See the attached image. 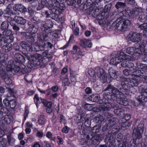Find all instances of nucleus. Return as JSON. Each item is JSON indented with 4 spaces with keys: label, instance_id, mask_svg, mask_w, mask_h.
Returning a JSON list of instances; mask_svg holds the SVG:
<instances>
[{
    "label": "nucleus",
    "instance_id": "obj_57",
    "mask_svg": "<svg viewBox=\"0 0 147 147\" xmlns=\"http://www.w3.org/2000/svg\"><path fill=\"white\" fill-rule=\"evenodd\" d=\"M84 54H83L82 52L80 51H78L77 53H76L75 56L76 57L73 56L74 59L75 60H77L78 59L81 58L82 56L84 55Z\"/></svg>",
    "mask_w": 147,
    "mask_h": 147
},
{
    "label": "nucleus",
    "instance_id": "obj_37",
    "mask_svg": "<svg viewBox=\"0 0 147 147\" xmlns=\"http://www.w3.org/2000/svg\"><path fill=\"white\" fill-rule=\"evenodd\" d=\"M120 56L116 57L117 65L122 62L123 59H125L126 55L123 52H120Z\"/></svg>",
    "mask_w": 147,
    "mask_h": 147
},
{
    "label": "nucleus",
    "instance_id": "obj_40",
    "mask_svg": "<svg viewBox=\"0 0 147 147\" xmlns=\"http://www.w3.org/2000/svg\"><path fill=\"white\" fill-rule=\"evenodd\" d=\"M70 74L71 82H73L74 84L76 82V73L75 71H70Z\"/></svg>",
    "mask_w": 147,
    "mask_h": 147
},
{
    "label": "nucleus",
    "instance_id": "obj_5",
    "mask_svg": "<svg viewBox=\"0 0 147 147\" xmlns=\"http://www.w3.org/2000/svg\"><path fill=\"white\" fill-rule=\"evenodd\" d=\"M42 61L41 55L36 54L31 56L30 61L28 63L27 66L29 68L34 69L35 67L42 64Z\"/></svg>",
    "mask_w": 147,
    "mask_h": 147
},
{
    "label": "nucleus",
    "instance_id": "obj_24",
    "mask_svg": "<svg viewBox=\"0 0 147 147\" xmlns=\"http://www.w3.org/2000/svg\"><path fill=\"white\" fill-rule=\"evenodd\" d=\"M100 108V106H99L98 108H97L96 112H100L101 114L102 113V115H104L105 119L107 118H110L112 117L113 116V115L112 114L108 112V111L109 110L105 111L104 109H103V110H101Z\"/></svg>",
    "mask_w": 147,
    "mask_h": 147
},
{
    "label": "nucleus",
    "instance_id": "obj_8",
    "mask_svg": "<svg viewBox=\"0 0 147 147\" xmlns=\"http://www.w3.org/2000/svg\"><path fill=\"white\" fill-rule=\"evenodd\" d=\"M9 23L7 21H5L3 22L1 25L0 29L2 31L3 35H13L11 30L8 29Z\"/></svg>",
    "mask_w": 147,
    "mask_h": 147
},
{
    "label": "nucleus",
    "instance_id": "obj_4",
    "mask_svg": "<svg viewBox=\"0 0 147 147\" xmlns=\"http://www.w3.org/2000/svg\"><path fill=\"white\" fill-rule=\"evenodd\" d=\"M92 15L93 17L96 18L100 25L106 24L109 25L111 24L110 22L107 20L108 17L107 13L100 11L97 9L92 13Z\"/></svg>",
    "mask_w": 147,
    "mask_h": 147
},
{
    "label": "nucleus",
    "instance_id": "obj_26",
    "mask_svg": "<svg viewBox=\"0 0 147 147\" xmlns=\"http://www.w3.org/2000/svg\"><path fill=\"white\" fill-rule=\"evenodd\" d=\"M20 45L22 48L27 51H32L34 50L33 47L24 41H22Z\"/></svg>",
    "mask_w": 147,
    "mask_h": 147
},
{
    "label": "nucleus",
    "instance_id": "obj_12",
    "mask_svg": "<svg viewBox=\"0 0 147 147\" xmlns=\"http://www.w3.org/2000/svg\"><path fill=\"white\" fill-rule=\"evenodd\" d=\"M130 87L128 85V83L122 82L121 83V85L117 86V88H117L122 93H123L122 92L127 95L129 94L128 92L129 91ZM115 88H116V87Z\"/></svg>",
    "mask_w": 147,
    "mask_h": 147
},
{
    "label": "nucleus",
    "instance_id": "obj_23",
    "mask_svg": "<svg viewBox=\"0 0 147 147\" xmlns=\"http://www.w3.org/2000/svg\"><path fill=\"white\" fill-rule=\"evenodd\" d=\"M143 132V131L138 129H134L133 132V136H134L136 139H141L142 138V134Z\"/></svg>",
    "mask_w": 147,
    "mask_h": 147
},
{
    "label": "nucleus",
    "instance_id": "obj_25",
    "mask_svg": "<svg viewBox=\"0 0 147 147\" xmlns=\"http://www.w3.org/2000/svg\"><path fill=\"white\" fill-rule=\"evenodd\" d=\"M80 45L82 47L85 48H88L92 47V43L88 40L84 39L81 40L80 42Z\"/></svg>",
    "mask_w": 147,
    "mask_h": 147
},
{
    "label": "nucleus",
    "instance_id": "obj_51",
    "mask_svg": "<svg viewBox=\"0 0 147 147\" xmlns=\"http://www.w3.org/2000/svg\"><path fill=\"white\" fill-rule=\"evenodd\" d=\"M123 93L121 95H119L121 97H120L119 99H120V100L119 101V103L121 105H123L124 106H127L129 105V102L128 101L121 98L122 97L121 96L123 95Z\"/></svg>",
    "mask_w": 147,
    "mask_h": 147
},
{
    "label": "nucleus",
    "instance_id": "obj_21",
    "mask_svg": "<svg viewBox=\"0 0 147 147\" xmlns=\"http://www.w3.org/2000/svg\"><path fill=\"white\" fill-rule=\"evenodd\" d=\"M13 21L17 24L24 25L26 22V20L23 17L16 16L13 18Z\"/></svg>",
    "mask_w": 147,
    "mask_h": 147
},
{
    "label": "nucleus",
    "instance_id": "obj_49",
    "mask_svg": "<svg viewBox=\"0 0 147 147\" xmlns=\"http://www.w3.org/2000/svg\"><path fill=\"white\" fill-rule=\"evenodd\" d=\"M138 44L137 47H136V49H143L146 46V42L145 41L141 40Z\"/></svg>",
    "mask_w": 147,
    "mask_h": 147
},
{
    "label": "nucleus",
    "instance_id": "obj_50",
    "mask_svg": "<svg viewBox=\"0 0 147 147\" xmlns=\"http://www.w3.org/2000/svg\"><path fill=\"white\" fill-rule=\"evenodd\" d=\"M125 118H122L121 119L122 121H123L124 123H125L124 126L123 125H122V127H125L126 125L125 124L127 123L126 121L129 120L131 118V116L129 114H126L124 116Z\"/></svg>",
    "mask_w": 147,
    "mask_h": 147
},
{
    "label": "nucleus",
    "instance_id": "obj_2",
    "mask_svg": "<svg viewBox=\"0 0 147 147\" xmlns=\"http://www.w3.org/2000/svg\"><path fill=\"white\" fill-rule=\"evenodd\" d=\"M49 39V37L45 34H43L42 35H40L38 37V41L40 42L39 45L35 44L33 48V50L36 51H43L45 49L49 47L52 49L53 45L51 43L47 41Z\"/></svg>",
    "mask_w": 147,
    "mask_h": 147
},
{
    "label": "nucleus",
    "instance_id": "obj_18",
    "mask_svg": "<svg viewBox=\"0 0 147 147\" xmlns=\"http://www.w3.org/2000/svg\"><path fill=\"white\" fill-rule=\"evenodd\" d=\"M115 119L113 118H111L107 121V123L102 127V130L105 131L110 129L115 124Z\"/></svg>",
    "mask_w": 147,
    "mask_h": 147
},
{
    "label": "nucleus",
    "instance_id": "obj_22",
    "mask_svg": "<svg viewBox=\"0 0 147 147\" xmlns=\"http://www.w3.org/2000/svg\"><path fill=\"white\" fill-rule=\"evenodd\" d=\"M53 26V23L50 19H47L45 21L44 24H42L40 27L42 29L43 28H52Z\"/></svg>",
    "mask_w": 147,
    "mask_h": 147
},
{
    "label": "nucleus",
    "instance_id": "obj_15",
    "mask_svg": "<svg viewBox=\"0 0 147 147\" xmlns=\"http://www.w3.org/2000/svg\"><path fill=\"white\" fill-rule=\"evenodd\" d=\"M52 12L54 13L55 15H54V13L53 16L52 17V19L56 21L60 22L61 23L63 22L64 20V19L63 17H59L58 15L61 14L63 11H59L57 10H53Z\"/></svg>",
    "mask_w": 147,
    "mask_h": 147
},
{
    "label": "nucleus",
    "instance_id": "obj_43",
    "mask_svg": "<svg viewBox=\"0 0 147 147\" xmlns=\"http://www.w3.org/2000/svg\"><path fill=\"white\" fill-rule=\"evenodd\" d=\"M10 26L12 27L13 30L17 31L19 30L20 28L18 26L17 24H16V23L14 22V21H11L9 22Z\"/></svg>",
    "mask_w": 147,
    "mask_h": 147
},
{
    "label": "nucleus",
    "instance_id": "obj_14",
    "mask_svg": "<svg viewBox=\"0 0 147 147\" xmlns=\"http://www.w3.org/2000/svg\"><path fill=\"white\" fill-rule=\"evenodd\" d=\"M3 36L4 37L0 40V45L1 46H4L6 43H11L13 41L14 37L13 35L7 34Z\"/></svg>",
    "mask_w": 147,
    "mask_h": 147
},
{
    "label": "nucleus",
    "instance_id": "obj_13",
    "mask_svg": "<svg viewBox=\"0 0 147 147\" xmlns=\"http://www.w3.org/2000/svg\"><path fill=\"white\" fill-rule=\"evenodd\" d=\"M126 4L125 2H123L118 1L116 3L115 5V7L116 9L114 13H119V14L121 11L126 7Z\"/></svg>",
    "mask_w": 147,
    "mask_h": 147
},
{
    "label": "nucleus",
    "instance_id": "obj_31",
    "mask_svg": "<svg viewBox=\"0 0 147 147\" xmlns=\"http://www.w3.org/2000/svg\"><path fill=\"white\" fill-rule=\"evenodd\" d=\"M137 19L140 22H147V15L143 12H141L139 14Z\"/></svg>",
    "mask_w": 147,
    "mask_h": 147
},
{
    "label": "nucleus",
    "instance_id": "obj_39",
    "mask_svg": "<svg viewBox=\"0 0 147 147\" xmlns=\"http://www.w3.org/2000/svg\"><path fill=\"white\" fill-rule=\"evenodd\" d=\"M49 12L50 14H49V12L45 10V15L46 16V17L47 18H49L50 17L52 19V16H53V12H52L53 11V10H56L55 9V8H53V7H51V6H49ZM54 15H55V13H54Z\"/></svg>",
    "mask_w": 147,
    "mask_h": 147
},
{
    "label": "nucleus",
    "instance_id": "obj_32",
    "mask_svg": "<svg viewBox=\"0 0 147 147\" xmlns=\"http://www.w3.org/2000/svg\"><path fill=\"white\" fill-rule=\"evenodd\" d=\"M87 138L89 139H92V143L95 146H97L100 143V140L99 139V138H98L96 137L95 136L93 137V136H92L91 137H90L89 135L87 136Z\"/></svg>",
    "mask_w": 147,
    "mask_h": 147
},
{
    "label": "nucleus",
    "instance_id": "obj_63",
    "mask_svg": "<svg viewBox=\"0 0 147 147\" xmlns=\"http://www.w3.org/2000/svg\"><path fill=\"white\" fill-rule=\"evenodd\" d=\"M41 3V8H44V6H47L48 3L46 0H38Z\"/></svg>",
    "mask_w": 147,
    "mask_h": 147
},
{
    "label": "nucleus",
    "instance_id": "obj_46",
    "mask_svg": "<svg viewBox=\"0 0 147 147\" xmlns=\"http://www.w3.org/2000/svg\"><path fill=\"white\" fill-rule=\"evenodd\" d=\"M124 111L123 109L117 107L116 109H115L114 111V113L118 116L124 114Z\"/></svg>",
    "mask_w": 147,
    "mask_h": 147
},
{
    "label": "nucleus",
    "instance_id": "obj_28",
    "mask_svg": "<svg viewBox=\"0 0 147 147\" xmlns=\"http://www.w3.org/2000/svg\"><path fill=\"white\" fill-rule=\"evenodd\" d=\"M136 66L135 67V68H134V70L133 72L134 73V74H136L135 73L136 71L137 70H141V71H143L144 68L146 64L142 63L139 62H137L136 63Z\"/></svg>",
    "mask_w": 147,
    "mask_h": 147
},
{
    "label": "nucleus",
    "instance_id": "obj_35",
    "mask_svg": "<svg viewBox=\"0 0 147 147\" xmlns=\"http://www.w3.org/2000/svg\"><path fill=\"white\" fill-rule=\"evenodd\" d=\"M115 137V135L113 133H112L111 131L108 132L106 135L105 139L108 141L112 142L113 141Z\"/></svg>",
    "mask_w": 147,
    "mask_h": 147
},
{
    "label": "nucleus",
    "instance_id": "obj_19",
    "mask_svg": "<svg viewBox=\"0 0 147 147\" xmlns=\"http://www.w3.org/2000/svg\"><path fill=\"white\" fill-rule=\"evenodd\" d=\"M4 80L5 83L7 84L6 87L8 89L10 96H13L14 95V90L13 88H11L9 85V84L11 83V80L9 77L8 76L7 77H6Z\"/></svg>",
    "mask_w": 147,
    "mask_h": 147
},
{
    "label": "nucleus",
    "instance_id": "obj_41",
    "mask_svg": "<svg viewBox=\"0 0 147 147\" xmlns=\"http://www.w3.org/2000/svg\"><path fill=\"white\" fill-rule=\"evenodd\" d=\"M131 138V137H129L127 138L125 140V142L127 144L129 143L130 145L134 146L136 145V138H134L131 139L129 141V139Z\"/></svg>",
    "mask_w": 147,
    "mask_h": 147
},
{
    "label": "nucleus",
    "instance_id": "obj_60",
    "mask_svg": "<svg viewBox=\"0 0 147 147\" xmlns=\"http://www.w3.org/2000/svg\"><path fill=\"white\" fill-rule=\"evenodd\" d=\"M43 55L48 58L51 59L52 58L51 54L47 50L45 51L42 53Z\"/></svg>",
    "mask_w": 147,
    "mask_h": 147
},
{
    "label": "nucleus",
    "instance_id": "obj_47",
    "mask_svg": "<svg viewBox=\"0 0 147 147\" xmlns=\"http://www.w3.org/2000/svg\"><path fill=\"white\" fill-rule=\"evenodd\" d=\"M136 48L132 47H128L126 50V52L130 55H133L134 53L136 54V52L135 51Z\"/></svg>",
    "mask_w": 147,
    "mask_h": 147
},
{
    "label": "nucleus",
    "instance_id": "obj_59",
    "mask_svg": "<svg viewBox=\"0 0 147 147\" xmlns=\"http://www.w3.org/2000/svg\"><path fill=\"white\" fill-rule=\"evenodd\" d=\"M111 6V5L110 4L107 5L105 7L104 11H102L105 13H107L108 15Z\"/></svg>",
    "mask_w": 147,
    "mask_h": 147
},
{
    "label": "nucleus",
    "instance_id": "obj_64",
    "mask_svg": "<svg viewBox=\"0 0 147 147\" xmlns=\"http://www.w3.org/2000/svg\"><path fill=\"white\" fill-rule=\"evenodd\" d=\"M136 98V100L134 101L133 103V104L134 106L137 107L140 105L141 104V102L138 99L139 97L138 96Z\"/></svg>",
    "mask_w": 147,
    "mask_h": 147
},
{
    "label": "nucleus",
    "instance_id": "obj_33",
    "mask_svg": "<svg viewBox=\"0 0 147 147\" xmlns=\"http://www.w3.org/2000/svg\"><path fill=\"white\" fill-rule=\"evenodd\" d=\"M138 120L136 121L135 124L136 126L134 129H138L139 130L143 132L144 130V125L142 122H139Z\"/></svg>",
    "mask_w": 147,
    "mask_h": 147
},
{
    "label": "nucleus",
    "instance_id": "obj_55",
    "mask_svg": "<svg viewBox=\"0 0 147 147\" xmlns=\"http://www.w3.org/2000/svg\"><path fill=\"white\" fill-rule=\"evenodd\" d=\"M6 66V65L3 67V69H1V70L0 71V76L3 79H5L6 77H7V76H8V74L6 73L5 71H3V68H5Z\"/></svg>",
    "mask_w": 147,
    "mask_h": 147
},
{
    "label": "nucleus",
    "instance_id": "obj_61",
    "mask_svg": "<svg viewBox=\"0 0 147 147\" xmlns=\"http://www.w3.org/2000/svg\"><path fill=\"white\" fill-rule=\"evenodd\" d=\"M138 28L141 30H146L147 29V23H144L141 25H138Z\"/></svg>",
    "mask_w": 147,
    "mask_h": 147
},
{
    "label": "nucleus",
    "instance_id": "obj_10",
    "mask_svg": "<svg viewBox=\"0 0 147 147\" xmlns=\"http://www.w3.org/2000/svg\"><path fill=\"white\" fill-rule=\"evenodd\" d=\"M96 71H97V76L99 80L103 83L106 82H107V77L103 69L98 67L96 68Z\"/></svg>",
    "mask_w": 147,
    "mask_h": 147
},
{
    "label": "nucleus",
    "instance_id": "obj_38",
    "mask_svg": "<svg viewBox=\"0 0 147 147\" xmlns=\"http://www.w3.org/2000/svg\"><path fill=\"white\" fill-rule=\"evenodd\" d=\"M131 9L128 8L127 9H123L119 14H122L124 17L131 16Z\"/></svg>",
    "mask_w": 147,
    "mask_h": 147
},
{
    "label": "nucleus",
    "instance_id": "obj_11",
    "mask_svg": "<svg viewBox=\"0 0 147 147\" xmlns=\"http://www.w3.org/2000/svg\"><path fill=\"white\" fill-rule=\"evenodd\" d=\"M14 61H12V64L15 65H20L21 63H23L25 61L24 57L19 53H16L14 55Z\"/></svg>",
    "mask_w": 147,
    "mask_h": 147
},
{
    "label": "nucleus",
    "instance_id": "obj_3",
    "mask_svg": "<svg viewBox=\"0 0 147 147\" xmlns=\"http://www.w3.org/2000/svg\"><path fill=\"white\" fill-rule=\"evenodd\" d=\"M130 24L129 20H121V18H119L113 22L110 27L114 28L115 32L120 34L125 32L127 28H129Z\"/></svg>",
    "mask_w": 147,
    "mask_h": 147
},
{
    "label": "nucleus",
    "instance_id": "obj_16",
    "mask_svg": "<svg viewBox=\"0 0 147 147\" xmlns=\"http://www.w3.org/2000/svg\"><path fill=\"white\" fill-rule=\"evenodd\" d=\"M108 71L111 78L120 80L121 77L119 76L118 71L112 68H109Z\"/></svg>",
    "mask_w": 147,
    "mask_h": 147
},
{
    "label": "nucleus",
    "instance_id": "obj_44",
    "mask_svg": "<svg viewBox=\"0 0 147 147\" xmlns=\"http://www.w3.org/2000/svg\"><path fill=\"white\" fill-rule=\"evenodd\" d=\"M131 16H133L135 17L137 16H138L139 14L141 12L139 11V9L138 8H135L134 9H131Z\"/></svg>",
    "mask_w": 147,
    "mask_h": 147
},
{
    "label": "nucleus",
    "instance_id": "obj_29",
    "mask_svg": "<svg viewBox=\"0 0 147 147\" xmlns=\"http://www.w3.org/2000/svg\"><path fill=\"white\" fill-rule=\"evenodd\" d=\"M9 111L7 108L5 106H0V119H2L4 116V114H7Z\"/></svg>",
    "mask_w": 147,
    "mask_h": 147
},
{
    "label": "nucleus",
    "instance_id": "obj_36",
    "mask_svg": "<svg viewBox=\"0 0 147 147\" xmlns=\"http://www.w3.org/2000/svg\"><path fill=\"white\" fill-rule=\"evenodd\" d=\"M13 48L12 45L10 43H7L5 45H4L3 47V49L6 53L8 52L11 51Z\"/></svg>",
    "mask_w": 147,
    "mask_h": 147
},
{
    "label": "nucleus",
    "instance_id": "obj_20",
    "mask_svg": "<svg viewBox=\"0 0 147 147\" xmlns=\"http://www.w3.org/2000/svg\"><path fill=\"white\" fill-rule=\"evenodd\" d=\"M135 73H136V74H135V76L142 78V80L144 82H147V75L146 74L145 72L141 70H137L136 71Z\"/></svg>",
    "mask_w": 147,
    "mask_h": 147
},
{
    "label": "nucleus",
    "instance_id": "obj_9",
    "mask_svg": "<svg viewBox=\"0 0 147 147\" xmlns=\"http://www.w3.org/2000/svg\"><path fill=\"white\" fill-rule=\"evenodd\" d=\"M51 6V7H55L58 8V9H55L59 11H63L65 8V4L62 0H52Z\"/></svg>",
    "mask_w": 147,
    "mask_h": 147
},
{
    "label": "nucleus",
    "instance_id": "obj_48",
    "mask_svg": "<svg viewBox=\"0 0 147 147\" xmlns=\"http://www.w3.org/2000/svg\"><path fill=\"white\" fill-rule=\"evenodd\" d=\"M45 116L43 115H40L38 120L39 124L40 125H43L45 124Z\"/></svg>",
    "mask_w": 147,
    "mask_h": 147
},
{
    "label": "nucleus",
    "instance_id": "obj_30",
    "mask_svg": "<svg viewBox=\"0 0 147 147\" xmlns=\"http://www.w3.org/2000/svg\"><path fill=\"white\" fill-rule=\"evenodd\" d=\"M140 83V80L134 78L129 81L128 82V84L129 87H133L137 86Z\"/></svg>",
    "mask_w": 147,
    "mask_h": 147
},
{
    "label": "nucleus",
    "instance_id": "obj_45",
    "mask_svg": "<svg viewBox=\"0 0 147 147\" xmlns=\"http://www.w3.org/2000/svg\"><path fill=\"white\" fill-rule=\"evenodd\" d=\"M32 23H33L35 25H37L41 23V20L39 18L36 16H33L31 18V21Z\"/></svg>",
    "mask_w": 147,
    "mask_h": 147
},
{
    "label": "nucleus",
    "instance_id": "obj_34",
    "mask_svg": "<svg viewBox=\"0 0 147 147\" xmlns=\"http://www.w3.org/2000/svg\"><path fill=\"white\" fill-rule=\"evenodd\" d=\"M88 99L91 101L95 102H98L100 99V97L97 94H92L88 97Z\"/></svg>",
    "mask_w": 147,
    "mask_h": 147
},
{
    "label": "nucleus",
    "instance_id": "obj_17",
    "mask_svg": "<svg viewBox=\"0 0 147 147\" xmlns=\"http://www.w3.org/2000/svg\"><path fill=\"white\" fill-rule=\"evenodd\" d=\"M13 8L14 10L19 11L23 14H25L27 11V8L24 5L21 4H15L13 6Z\"/></svg>",
    "mask_w": 147,
    "mask_h": 147
},
{
    "label": "nucleus",
    "instance_id": "obj_7",
    "mask_svg": "<svg viewBox=\"0 0 147 147\" xmlns=\"http://www.w3.org/2000/svg\"><path fill=\"white\" fill-rule=\"evenodd\" d=\"M128 38L129 40L137 44L142 40V34L140 33L131 32L129 35Z\"/></svg>",
    "mask_w": 147,
    "mask_h": 147
},
{
    "label": "nucleus",
    "instance_id": "obj_53",
    "mask_svg": "<svg viewBox=\"0 0 147 147\" xmlns=\"http://www.w3.org/2000/svg\"><path fill=\"white\" fill-rule=\"evenodd\" d=\"M7 141L5 139L0 138V147H7Z\"/></svg>",
    "mask_w": 147,
    "mask_h": 147
},
{
    "label": "nucleus",
    "instance_id": "obj_62",
    "mask_svg": "<svg viewBox=\"0 0 147 147\" xmlns=\"http://www.w3.org/2000/svg\"><path fill=\"white\" fill-rule=\"evenodd\" d=\"M51 28H43V29H42V30L43 32H45V33H43V34H42L41 35H42L43 34H46L47 35H48L47 34H50L52 32V30L51 29Z\"/></svg>",
    "mask_w": 147,
    "mask_h": 147
},
{
    "label": "nucleus",
    "instance_id": "obj_42",
    "mask_svg": "<svg viewBox=\"0 0 147 147\" xmlns=\"http://www.w3.org/2000/svg\"><path fill=\"white\" fill-rule=\"evenodd\" d=\"M138 97V99L141 102V104L143 106H144L145 105L144 102H147V96H145L144 94L141 93V95Z\"/></svg>",
    "mask_w": 147,
    "mask_h": 147
},
{
    "label": "nucleus",
    "instance_id": "obj_58",
    "mask_svg": "<svg viewBox=\"0 0 147 147\" xmlns=\"http://www.w3.org/2000/svg\"><path fill=\"white\" fill-rule=\"evenodd\" d=\"M70 84V82L67 78V76L63 79L62 81V85L64 86H69Z\"/></svg>",
    "mask_w": 147,
    "mask_h": 147
},
{
    "label": "nucleus",
    "instance_id": "obj_6",
    "mask_svg": "<svg viewBox=\"0 0 147 147\" xmlns=\"http://www.w3.org/2000/svg\"><path fill=\"white\" fill-rule=\"evenodd\" d=\"M12 61H10L8 62L7 67L10 68V70L13 74L16 73L19 71L23 74H24L27 72V70L25 66L23 63H21L20 65H15L12 64Z\"/></svg>",
    "mask_w": 147,
    "mask_h": 147
},
{
    "label": "nucleus",
    "instance_id": "obj_56",
    "mask_svg": "<svg viewBox=\"0 0 147 147\" xmlns=\"http://www.w3.org/2000/svg\"><path fill=\"white\" fill-rule=\"evenodd\" d=\"M9 105L10 108L11 109H14L16 105H17V103L15 100H12L10 101Z\"/></svg>",
    "mask_w": 147,
    "mask_h": 147
},
{
    "label": "nucleus",
    "instance_id": "obj_52",
    "mask_svg": "<svg viewBox=\"0 0 147 147\" xmlns=\"http://www.w3.org/2000/svg\"><path fill=\"white\" fill-rule=\"evenodd\" d=\"M15 13L9 9H7L5 12L4 13L5 17L9 18L11 15H14Z\"/></svg>",
    "mask_w": 147,
    "mask_h": 147
},
{
    "label": "nucleus",
    "instance_id": "obj_27",
    "mask_svg": "<svg viewBox=\"0 0 147 147\" xmlns=\"http://www.w3.org/2000/svg\"><path fill=\"white\" fill-rule=\"evenodd\" d=\"M28 24L29 26V30L31 34H34L37 32L38 28L36 26L34 25L30 21L28 22Z\"/></svg>",
    "mask_w": 147,
    "mask_h": 147
},
{
    "label": "nucleus",
    "instance_id": "obj_1",
    "mask_svg": "<svg viewBox=\"0 0 147 147\" xmlns=\"http://www.w3.org/2000/svg\"><path fill=\"white\" fill-rule=\"evenodd\" d=\"M104 91H109L104 92L103 94V98L101 104L100 106V109L101 110L104 109L105 111L109 110L111 108L113 109L117 108V103L115 102L117 98H119L122 93L120 92L118 89L111 84H109L104 89Z\"/></svg>",
    "mask_w": 147,
    "mask_h": 147
},
{
    "label": "nucleus",
    "instance_id": "obj_54",
    "mask_svg": "<svg viewBox=\"0 0 147 147\" xmlns=\"http://www.w3.org/2000/svg\"><path fill=\"white\" fill-rule=\"evenodd\" d=\"M11 116L9 115H5L3 117V120L6 123L9 124L10 123L11 121Z\"/></svg>",
    "mask_w": 147,
    "mask_h": 147
}]
</instances>
